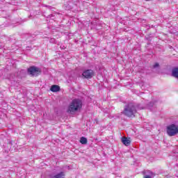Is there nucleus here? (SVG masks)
I'll list each match as a JSON object with an SVG mask.
<instances>
[{
  "mask_svg": "<svg viewBox=\"0 0 178 178\" xmlns=\"http://www.w3.org/2000/svg\"><path fill=\"white\" fill-rule=\"evenodd\" d=\"M122 143L124 144V145L129 147V145H130V143H131V140H130V138H127L126 137H123L122 138Z\"/></svg>",
  "mask_w": 178,
  "mask_h": 178,
  "instance_id": "7",
  "label": "nucleus"
},
{
  "mask_svg": "<svg viewBox=\"0 0 178 178\" xmlns=\"http://www.w3.org/2000/svg\"><path fill=\"white\" fill-rule=\"evenodd\" d=\"M178 134V126L172 124L167 127V134L170 136V137H173V136H176Z\"/></svg>",
  "mask_w": 178,
  "mask_h": 178,
  "instance_id": "3",
  "label": "nucleus"
},
{
  "mask_svg": "<svg viewBox=\"0 0 178 178\" xmlns=\"http://www.w3.org/2000/svg\"><path fill=\"white\" fill-rule=\"evenodd\" d=\"M147 108L150 109V111H152V108H155V104L154 102H150L147 104Z\"/></svg>",
  "mask_w": 178,
  "mask_h": 178,
  "instance_id": "10",
  "label": "nucleus"
},
{
  "mask_svg": "<svg viewBox=\"0 0 178 178\" xmlns=\"http://www.w3.org/2000/svg\"><path fill=\"white\" fill-rule=\"evenodd\" d=\"M83 106V102L79 99H73L70 103L68 111L69 112H77L79 109H81Z\"/></svg>",
  "mask_w": 178,
  "mask_h": 178,
  "instance_id": "2",
  "label": "nucleus"
},
{
  "mask_svg": "<svg viewBox=\"0 0 178 178\" xmlns=\"http://www.w3.org/2000/svg\"><path fill=\"white\" fill-rule=\"evenodd\" d=\"M154 69H156V67H159V63H156L154 65H153Z\"/></svg>",
  "mask_w": 178,
  "mask_h": 178,
  "instance_id": "12",
  "label": "nucleus"
},
{
  "mask_svg": "<svg viewBox=\"0 0 178 178\" xmlns=\"http://www.w3.org/2000/svg\"><path fill=\"white\" fill-rule=\"evenodd\" d=\"M137 109H144V107L141 106V105L136 106Z\"/></svg>",
  "mask_w": 178,
  "mask_h": 178,
  "instance_id": "13",
  "label": "nucleus"
},
{
  "mask_svg": "<svg viewBox=\"0 0 178 178\" xmlns=\"http://www.w3.org/2000/svg\"><path fill=\"white\" fill-rule=\"evenodd\" d=\"M145 1H149V0H145Z\"/></svg>",
  "mask_w": 178,
  "mask_h": 178,
  "instance_id": "14",
  "label": "nucleus"
},
{
  "mask_svg": "<svg viewBox=\"0 0 178 178\" xmlns=\"http://www.w3.org/2000/svg\"><path fill=\"white\" fill-rule=\"evenodd\" d=\"M137 113V108H136V106L134 104L129 103L124 106V109L123 111L124 115L125 116H128L129 118H133L134 114Z\"/></svg>",
  "mask_w": 178,
  "mask_h": 178,
  "instance_id": "1",
  "label": "nucleus"
},
{
  "mask_svg": "<svg viewBox=\"0 0 178 178\" xmlns=\"http://www.w3.org/2000/svg\"><path fill=\"white\" fill-rule=\"evenodd\" d=\"M52 178H65V172H60L58 174L54 175Z\"/></svg>",
  "mask_w": 178,
  "mask_h": 178,
  "instance_id": "9",
  "label": "nucleus"
},
{
  "mask_svg": "<svg viewBox=\"0 0 178 178\" xmlns=\"http://www.w3.org/2000/svg\"><path fill=\"white\" fill-rule=\"evenodd\" d=\"M80 143H81V144H83V145L87 144V143H88L87 138L81 137L80 139Z\"/></svg>",
  "mask_w": 178,
  "mask_h": 178,
  "instance_id": "11",
  "label": "nucleus"
},
{
  "mask_svg": "<svg viewBox=\"0 0 178 178\" xmlns=\"http://www.w3.org/2000/svg\"><path fill=\"white\" fill-rule=\"evenodd\" d=\"M144 174H145L144 178H153L155 176L154 172L148 170H145Z\"/></svg>",
  "mask_w": 178,
  "mask_h": 178,
  "instance_id": "6",
  "label": "nucleus"
},
{
  "mask_svg": "<svg viewBox=\"0 0 178 178\" xmlns=\"http://www.w3.org/2000/svg\"><path fill=\"white\" fill-rule=\"evenodd\" d=\"M82 76L88 80L90 79H92V77L95 76V72L92 70H86L83 71Z\"/></svg>",
  "mask_w": 178,
  "mask_h": 178,
  "instance_id": "5",
  "label": "nucleus"
},
{
  "mask_svg": "<svg viewBox=\"0 0 178 178\" xmlns=\"http://www.w3.org/2000/svg\"><path fill=\"white\" fill-rule=\"evenodd\" d=\"M50 90L52 92H58V91H60V88L58 85H53Z\"/></svg>",
  "mask_w": 178,
  "mask_h": 178,
  "instance_id": "8",
  "label": "nucleus"
},
{
  "mask_svg": "<svg viewBox=\"0 0 178 178\" xmlns=\"http://www.w3.org/2000/svg\"><path fill=\"white\" fill-rule=\"evenodd\" d=\"M28 73L31 76H38L41 73V70L35 66H32L28 69Z\"/></svg>",
  "mask_w": 178,
  "mask_h": 178,
  "instance_id": "4",
  "label": "nucleus"
}]
</instances>
